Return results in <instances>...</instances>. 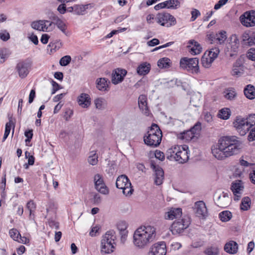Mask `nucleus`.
Masks as SVG:
<instances>
[{
    "label": "nucleus",
    "mask_w": 255,
    "mask_h": 255,
    "mask_svg": "<svg viewBox=\"0 0 255 255\" xmlns=\"http://www.w3.org/2000/svg\"><path fill=\"white\" fill-rule=\"evenodd\" d=\"M77 102L81 107L86 108L91 105V98L88 94L82 93L78 96Z\"/></svg>",
    "instance_id": "nucleus-23"
},
{
    "label": "nucleus",
    "mask_w": 255,
    "mask_h": 255,
    "mask_svg": "<svg viewBox=\"0 0 255 255\" xmlns=\"http://www.w3.org/2000/svg\"><path fill=\"white\" fill-rule=\"evenodd\" d=\"M127 74V71L122 68H117L112 73V82L114 85L122 82Z\"/></svg>",
    "instance_id": "nucleus-15"
},
{
    "label": "nucleus",
    "mask_w": 255,
    "mask_h": 255,
    "mask_svg": "<svg viewBox=\"0 0 255 255\" xmlns=\"http://www.w3.org/2000/svg\"><path fill=\"white\" fill-rule=\"evenodd\" d=\"M155 157L160 161H163L165 158V155L162 151L156 150L155 151Z\"/></svg>",
    "instance_id": "nucleus-61"
},
{
    "label": "nucleus",
    "mask_w": 255,
    "mask_h": 255,
    "mask_svg": "<svg viewBox=\"0 0 255 255\" xmlns=\"http://www.w3.org/2000/svg\"><path fill=\"white\" fill-rule=\"evenodd\" d=\"M51 83L52 85L51 95L54 94L58 90L62 88L61 85H60L52 79L51 81Z\"/></svg>",
    "instance_id": "nucleus-53"
},
{
    "label": "nucleus",
    "mask_w": 255,
    "mask_h": 255,
    "mask_svg": "<svg viewBox=\"0 0 255 255\" xmlns=\"http://www.w3.org/2000/svg\"><path fill=\"white\" fill-rule=\"evenodd\" d=\"M91 153L92 154L90 155L88 157V162L92 165H95L98 163V157L96 153H93V151L91 152Z\"/></svg>",
    "instance_id": "nucleus-43"
},
{
    "label": "nucleus",
    "mask_w": 255,
    "mask_h": 255,
    "mask_svg": "<svg viewBox=\"0 0 255 255\" xmlns=\"http://www.w3.org/2000/svg\"><path fill=\"white\" fill-rule=\"evenodd\" d=\"M115 232L113 231H109L106 232L101 240V244H103V249H105V244H107L109 247L114 246Z\"/></svg>",
    "instance_id": "nucleus-19"
},
{
    "label": "nucleus",
    "mask_w": 255,
    "mask_h": 255,
    "mask_svg": "<svg viewBox=\"0 0 255 255\" xmlns=\"http://www.w3.org/2000/svg\"><path fill=\"white\" fill-rule=\"evenodd\" d=\"M166 247L164 242L154 244L150 248L149 255H166Z\"/></svg>",
    "instance_id": "nucleus-16"
},
{
    "label": "nucleus",
    "mask_w": 255,
    "mask_h": 255,
    "mask_svg": "<svg viewBox=\"0 0 255 255\" xmlns=\"http://www.w3.org/2000/svg\"><path fill=\"white\" fill-rule=\"evenodd\" d=\"M242 24L247 27L255 26V10H251L245 12L239 18Z\"/></svg>",
    "instance_id": "nucleus-8"
},
{
    "label": "nucleus",
    "mask_w": 255,
    "mask_h": 255,
    "mask_svg": "<svg viewBox=\"0 0 255 255\" xmlns=\"http://www.w3.org/2000/svg\"><path fill=\"white\" fill-rule=\"evenodd\" d=\"M94 180L95 189L104 195L109 194V189L105 185L103 178L101 175L96 174L94 176Z\"/></svg>",
    "instance_id": "nucleus-11"
},
{
    "label": "nucleus",
    "mask_w": 255,
    "mask_h": 255,
    "mask_svg": "<svg viewBox=\"0 0 255 255\" xmlns=\"http://www.w3.org/2000/svg\"><path fill=\"white\" fill-rule=\"evenodd\" d=\"M248 58L252 60L255 61V48H251L247 53Z\"/></svg>",
    "instance_id": "nucleus-59"
},
{
    "label": "nucleus",
    "mask_w": 255,
    "mask_h": 255,
    "mask_svg": "<svg viewBox=\"0 0 255 255\" xmlns=\"http://www.w3.org/2000/svg\"><path fill=\"white\" fill-rule=\"evenodd\" d=\"M180 66L192 74H198L200 72L199 59L197 58L184 57L180 60Z\"/></svg>",
    "instance_id": "nucleus-3"
},
{
    "label": "nucleus",
    "mask_w": 255,
    "mask_h": 255,
    "mask_svg": "<svg viewBox=\"0 0 255 255\" xmlns=\"http://www.w3.org/2000/svg\"><path fill=\"white\" fill-rule=\"evenodd\" d=\"M96 87L101 91H108L109 87L108 83V79L106 78H99L96 80Z\"/></svg>",
    "instance_id": "nucleus-25"
},
{
    "label": "nucleus",
    "mask_w": 255,
    "mask_h": 255,
    "mask_svg": "<svg viewBox=\"0 0 255 255\" xmlns=\"http://www.w3.org/2000/svg\"><path fill=\"white\" fill-rule=\"evenodd\" d=\"M248 139L249 141L255 140V127L251 129L248 135Z\"/></svg>",
    "instance_id": "nucleus-62"
},
{
    "label": "nucleus",
    "mask_w": 255,
    "mask_h": 255,
    "mask_svg": "<svg viewBox=\"0 0 255 255\" xmlns=\"http://www.w3.org/2000/svg\"><path fill=\"white\" fill-rule=\"evenodd\" d=\"M105 245H106L105 249H103V248L104 247L103 244H101V254H102V255L110 254L114 252V250L115 249L114 246H112L109 247V246L107 245V244H105Z\"/></svg>",
    "instance_id": "nucleus-41"
},
{
    "label": "nucleus",
    "mask_w": 255,
    "mask_h": 255,
    "mask_svg": "<svg viewBox=\"0 0 255 255\" xmlns=\"http://www.w3.org/2000/svg\"><path fill=\"white\" fill-rule=\"evenodd\" d=\"M9 234L10 237L14 241H18L19 236H20V234L18 232L17 229L13 228L9 231Z\"/></svg>",
    "instance_id": "nucleus-47"
},
{
    "label": "nucleus",
    "mask_w": 255,
    "mask_h": 255,
    "mask_svg": "<svg viewBox=\"0 0 255 255\" xmlns=\"http://www.w3.org/2000/svg\"><path fill=\"white\" fill-rule=\"evenodd\" d=\"M236 136H225L220 138L217 144L212 147V152L214 156L219 160L240 152L242 143L237 139Z\"/></svg>",
    "instance_id": "nucleus-1"
},
{
    "label": "nucleus",
    "mask_w": 255,
    "mask_h": 255,
    "mask_svg": "<svg viewBox=\"0 0 255 255\" xmlns=\"http://www.w3.org/2000/svg\"><path fill=\"white\" fill-rule=\"evenodd\" d=\"M219 217L222 222H226L231 219L232 213L228 210L224 211L219 213Z\"/></svg>",
    "instance_id": "nucleus-32"
},
{
    "label": "nucleus",
    "mask_w": 255,
    "mask_h": 255,
    "mask_svg": "<svg viewBox=\"0 0 255 255\" xmlns=\"http://www.w3.org/2000/svg\"><path fill=\"white\" fill-rule=\"evenodd\" d=\"M224 250L230 254H235L238 252V245L235 241H230L225 244Z\"/></svg>",
    "instance_id": "nucleus-24"
},
{
    "label": "nucleus",
    "mask_w": 255,
    "mask_h": 255,
    "mask_svg": "<svg viewBox=\"0 0 255 255\" xmlns=\"http://www.w3.org/2000/svg\"><path fill=\"white\" fill-rule=\"evenodd\" d=\"M1 184V189H2V191L0 193L1 199V200H3L5 199L6 196V194L5 192V188L6 186V174L5 173L3 175L2 177L1 181L0 182Z\"/></svg>",
    "instance_id": "nucleus-38"
},
{
    "label": "nucleus",
    "mask_w": 255,
    "mask_h": 255,
    "mask_svg": "<svg viewBox=\"0 0 255 255\" xmlns=\"http://www.w3.org/2000/svg\"><path fill=\"white\" fill-rule=\"evenodd\" d=\"M244 92L248 99L253 100L255 98V88L254 86L248 85L245 88Z\"/></svg>",
    "instance_id": "nucleus-27"
},
{
    "label": "nucleus",
    "mask_w": 255,
    "mask_h": 255,
    "mask_svg": "<svg viewBox=\"0 0 255 255\" xmlns=\"http://www.w3.org/2000/svg\"><path fill=\"white\" fill-rule=\"evenodd\" d=\"M244 189V186L242 185L241 180H237L232 183L231 190L233 192L234 195L236 194H241L240 191Z\"/></svg>",
    "instance_id": "nucleus-28"
},
{
    "label": "nucleus",
    "mask_w": 255,
    "mask_h": 255,
    "mask_svg": "<svg viewBox=\"0 0 255 255\" xmlns=\"http://www.w3.org/2000/svg\"><path fill=\"white\" fill-rule=\"evenodd\" d=\"M150 167L155 172L154 183L157 185H160L162 184L164 179V171L162 168L159 165H156L155 162L153 160L150 161Z\"/></svg>",
    "instance_id": "nucleus-12"
},
{
    "label": "nucleus",
    "mask_w": 255,
    "mask_h": 255,
    "mask_svg": "<svg viewBox=\"0 0 255 255\" xmlns=\"http://www.w3.org/2000/svg\"><path fill=\"white\" fill-rule=\"evenodd\" d=\"M52 20L54 21L53 24L56 25L57 27L67 36H70V33L66 31L67 25L58 16L54 15L52 17Z\"/></svg>",
    "instance_id": "nucleus-21"
},
{
    "label": "nucleus",
    "mask_w": 255,
    "mask_h": 255,
    "mask_svg": "<svg viewBox=\"0 0 255 255\" xmlns=\"http://www.w3.org/2000/svg\"><path fill=\"white\" fill-rule=\"evenodd\" d=\"M191 224L190 218L188 216H184L180 220H175L171 226L172 234H180L187 229Z\"/></svg>",
    "instance_id": "nucleus-5"
},
{
    "label": "nucleus",
    "mask_w": 255,
    "mask_h": 255,
    "mask_svg": "<svg viewBox=\"0 0 255 255\" xmlns=\"http://www.w3.org/2000/svg\"><path fill=\"white\" fill-rule=\"evenodd\" d=\"M176 149L179 150L180 146H175L174 148H169L166 152V158L170 160H174L175 152Z\"/></svg>",
    "instance_id": "nucleus-37"
},
{
    "label": "nucleus",
    "mask_w": 255,
    "mask_h": 255,
    "mask_svg": "<svg viewBox=\"0 0 255 255\" xmlns=\"http://www.w3.org/2000/svg\"><path fill=\"white\" fill-rule=\"evenodd\" d=\"M180 7V2L178 0H168L159 3L154 6L156 10L161 8L176 9Z\"/></svg>",
    "instance_id": "nucleus-14"
},
{
    "label": "nucleus",
    "mask_w": 255,
    "mask_h": 255,
    "mask_svg": "<svg viewBox=\"0 0 255 255\" xmlns=\"http://www.w3.org/2000/svg\"><path fill=\"white\" fill-rule=\"evenodd\" d=\"M150 69L151 65L149 63L143 62L137 67L136 72L139 75H145L149 72Z\"/></svg>",
    "instance_id": "nucleus-26"
},
{
    "label": "nucleus",
    "mask_w": 255,
    "mask_h": 255,
    "mask_svg": "<svg viewBox=\"0 0 255 255\" xmlns=\"http://www.w3.org/2000/svg\"><path fill=\"white\" fill-rule=\"evenodd\" d=\"M246 123L251 128L255 125V114H250L246 118Z\"/></svg>",
    "instance_id": "nucleus-44"
},
{
    "label": "nucleus",
    "mask_w": 255,
    "mask_h": 255,
    "mask_svg": "<svg viewBox=\"0 0 255 255\" xmlns=\"http://www.w3.org/2000/svg\"><path fill=\"white\" fill-rule=\"evenodd\" d=\"M182 154L183 152L181 150L180 148L179 150L176 149L175 152V156L174 157V160L179 161L181 163L184 162L185 159L182 158Z\"/></svg>",
    "instance_id": "nucleus-49"
},
{
    "label": "nucleus",
    "mask_w": 255,
    "mask_h": 255,
    "mask_svg": "<svg viewBox=\"0 0 255 255\" xmlns=\"http://www.w3.org/2000/svg\"><path fill=\"white\" fill-rule=\"evenodd\" d=\"M219 117L223 120H228L231 116V111L229 108H223L219 111Z\"/></svg>",
    "instance_id": "nucleus-34"
},
{
    "label": "nucleus",
    "mask_w": 255,
    "mask_h": 255,
    "mask_svg": "<svg viewBox=\"0 0 255 255\" xmlns=\"http://www.w3.org/2000/svg\"><path fill=\"white\" fill-rule=\"evenodd\" d=\"M202 48L199 43V47L195 45V46H193L189 49V52L192 55H195L200 53L202 51Z\"/></svg>",
    "instance_id": "nucleus-46"
},
{
    "label": "nucleus",
    "mask_w": 255,
    "mask_h": 255,
    "mask_svg": "<svg viewBox=\"0 0 255 255\" xmlns=\"http://www.w3.org/2000/svg\"><path fill=\"white\" fill-rule=\"evenodd\" d=\"M85 9L82 5H75V14L77 15H83L84 14Z\"/></svg>",
    "instance_id": "nucleus-55"
},
{
    "label": "nucleus",
    "mask_w": 255,
    "mask_h": 255,
    "mask_svg": "<svg viewBox=\"0 0 255 255\" xmlns=\"http://www.w3.org/2000/svg\"><path fill=\"white\" fill-rule=\"evenodd\" d=\"M138 104L139 108L142 113L146 116H148L150 111L147 106L146 96L144 95H140L138 99Z\"/></svg>",
    "instance_id": "nucleus-20"
},
{
    "label": "nucleus",
    "mask_w": 255,
    "mask_h": 255,
    "mask_svg": "<svg viewBox=\"0 0 255 255\" xmlns=\"http://www.w3.org/2000/svg\"><path fill=\"white\" fill-rule=\"evenodd\" d=\"M229 39L230 42L227 44L225 49V54L230 57L235 58L239 50V39L236 34L232 35Z\"/></svg>",
    "instance_id": "nucleus-6"
},
{
    "label": "nucleus",
    "mask_w": 255,
    "mask_h": 255,
    "mask_svg": "<svg viewBox=\"0 0 255 255\" xmlns=\"http://www.w3.org/2000/svg\"><path fill=\"white\" fill-rule=\"evenodd\" d=\"M204 253L206 255H219L218 249L216 247H210L205 249Z\"/></svg>",
    "instance_id": "nucleus-40"
},
{
    "label": "nucleus",
    "mask_w": 255,
    "mask_h": 255,
    "mask_svg": "<svg viewBox=\"0 0 255 255\" xmlns=\"http://www.w3.org/2000/svg\"><path fill=\"white\" fill-rule=\"evenodd\" d=\"M154 134H162V131L158 126L155 124H152L145 136H152Z\"/></svg>",
    "instance_id": "nucleus-31"
},
{
    "label": "nucleus",
    "mask_w": 255,
    "mask_h": 255,
    "mask_svg": "<svg viewBox=\"0 0 255 255\" xmlns=\"http://www.w3.org/2000/svg\"><path fill=\"white\" fill-rule=\"evenodd\" d=\"M182 214L181 208H172L170 211L165 213L164 217L166 220H173L181 217Z\"/></svg>",
    "instance_id": "nucleus-22"
},
{
    "label": "nucleus",
    "mask_w": 255,
    "mask_h": 255,
    "mask_svg": "<svg viewBox=\"0 0 255 255\" xmlns=\"http://www.w3.org/2000/svg\"><path fill=\"white\" fill-rule=\"evenodd\" d=\"M216 39L218 40L220 44H222L226 40L227 37L226 32L224 30L221 31L219 34H216Z\"/></svg>",
    "instance_id": "nucleus-42"
},
{
    "label": "nucleus",
    "mask_w": 255,
    "mask_h": 255,
    "mask_svg": "<svg viewBox=\"0 0 255 255\" xmlns=\"http://www.w3.org/2000/svg\"><path fill=\"white\" fill-rule=\"evenodd\" d=\"M73 114V111L72 110L70 109H66L64 112V118L66 121H68L69 120V119L72 117Z\"/></svg>",
    "instance_id": "nucleus-60"
},
{
    "label": "nucleus",
    "mask_w": 255,
    "mask_h": 255,
    "mask_svg": "<svg viewBox=\"0 0 255 255\" xmlns=\"http://www.w3.org/2000/svg\"><path fill=\"white\" fill-rule=\"evenodd\" d=\"M252 32V31L248 30L245 31L242 35V44L243 45L247 44V42L249 40L250 35H251V33Z\"/></svg>",
    "instance_id": "nucleus-51"
},
{
    "label": "nucleus",
    "mask_w": 255,
    "mask_h": 255,
    "mask_svg": "<svg viewBox=\"0 0 255 255\" xmlns=\"http://www.w3.org/2000/svg\"><path fill=\"white\" fill-rule=\"evenodd\" d=\"M249 40L247 42V45L252 46L255 44V32L252 31Z\"/></svg>",
    "instance_id": "nucleus-63"
},
{
    "label": "nucleus",
    "mask_w": 255,
    "mask_h": 255,
    "mask_svg": "<svg viewBox=\"0 0 255 255\" xmlns=\"http://www.w3.org/2000/svg\"><path fill=\"white\" fill-rule=\"evenodd\" d=\"M219 52L220 50L218 47H215L211 49V50L209 52L208 54L209 61H208V59L206 58L207 62H208L209 64H211L218 57Z\"/></svg>",
    "instance_id": "nucleus-30"
},
{
    "label": "nucleus",
    "mask_w": 255,
    "mask_h": 255,
    "mask_svg": "<svg viewBox=\"0 0 255 255\" xmlns=\"http://www.w3.org/2000/svg\"><path fill=\"white\" fill-rule=\"evenodd\" d=\"M46 23H49V26H51L53 24V22L49 20H39L32 22L31 24V26L32 28L35 30L47 31L48 26Z\"/></svg>",
    "instance_id": "nucleus-18"
},
{
    "label": "nucleus",
    "mask_w": 255,
    "mask_h": 255,
    "mask_svg": "<svg viewBox=\"0 0 255 255\" xmlns=\"http://www.w3.org/2000/svg\"><path fill=\"white\" fill-rule=\"evenodd\" d=\"M158 23L167 27L173 26L176 23V18L167 12H161L157 14L155 17Z\"/></svg>",
    "instance_id": "nucleus-7"
},
{
    "label": "nucleus",
    "mask_w": 255,
    "mask_h": 255,
    "mask_svg": "<svg viewBox=\"0 0 255 255\" xmlns=\"http://www.w3.org/2000/svg\"><path fill=\"white\" fill-rule=\"evenodd\" d=\"M190 129L192 130L193 132L195 133V136L196 135L198 134L201 129V123L199 122L196 123L195 125L190 128Z\"/></svg>",
    "instance_id": "nucleus-54"
},
{
    "label": "nucleus",
    "mask_w": 255,
    "mask_h": 255,
    "mask_svg": "<svg viewBox=\"0 0 255 255\" xmlns=\"http://www.w3.org/2000/svg\"><path fill=\"white\" fill-rule=\"evenodd\" d=\"M162 134H154L152 136H144V143L151 147H157L161 143Z\"/></svg>",
    "instance_id": "nucleus-17"
},
{
    "label": "nucleus",
    "mask_w": 255,
    "mask_h": 255,
    "mask_svg": "<svg viewBox=\"0 0 255 255\" xmlns=\"http://www.w3.org/2000/svg\"><path fill=\"white\" fill-rule=\"evenodd\" d=\"M12 121L11 120V118L9 119V122L6 123L5 124V130L4 135L2 138V141H5V140L7 138L8 135L9 134L11 128V126L12 125Z\"/></svg>",
    "instance_id": "nucleus-36"
},
{
    "label": "nucleus",
    "mask_w": 255,
    "mask_h": 255,
    "mask_svg": "<svg viewBox=\"0 0 255 255\" xmlns=\"http://www.w3.org/2000/svg\"><path fill=\"white\" fill-rule=\"evenodd\" d=\"M224 97L229 100H233L236 96V93L234 89H227L224 92Z\"/></svg>",
    "instance_id": "nucleus-39"
},
{
    "label": "nucleus",
    "mask_w": 255,
    "mask_h": 255,
    "mask_svg": "<svg viewBox=\"0 0 255 255\" xmlns=\"http://www.w3.org/2000/svg\"><path fill=\"white\" fill-rule=\"evenodd\" d=\"M101 202V197L98 193H94L93 198L92 199V202L93 204L97 205L100 204Z\"/></svg>",
    "instance_id": "nucleus-56"
},
{
    "label": "nucleus",
    "mask_w": 255,
    "mask_h": 255,
    "mask_svg": "<svg viewBox=\"0 0 255 255\" xmlns=\"http://www.w3.org/2000/svg\"><path fill=\"white\" fill-rule=\"evenodd\" d=\"M244 73L243 67H234L232 70V75L240 77Z\"/></svg>",
    "instance_id": "nucleus-52"
},
{
    "label": "nucleus",
    "mask_w": 255,
    "mask_h": 255,
    "mask_svg": "<svg viewBox=\"0 0 255 255\" xmlns=\"http://www.w3.org/2000/svg\"><path fill=\"white\" fill-rule=\"evenodd\" d=\"M246 120L241 116H237L233 122L234 127L241 136L245 135L251 127L246 123Z\"/></svg>",
    "instance_id": "nucleus-9"
},
{
    "label": "nucleus",
    "mask_w": 255,
    "mask_h": 255,
    "mask_svg": "<svg viewBox=\"0 0 255 255\" xmlns=\"http://www.w3.org/2000/svg\"><path fill=\"white\" fill-rule=\"evenodd\" d=\"M195 136V133L193 132L192 130L190 129L180 133L179 138L182 139H185L187 141H189Z\"/></svg>",
    "instance_id": "nucleus-29"
},
{
    "label": "nucleus",
    "mask_w": 255,
    "mask_h": 255,
    "mask_svg": "<svg viewBox=\"0 0 255 255\" xmlns=\"http://www.w3.org/2000/svg\"><path fill=\"white\" fill-rule=\"evenodd\" d=\"M196 216L201 219H206L208 215L207 209L205 203L203 201L195 202V205Z\"/></svg>",
    "instance_id": "nucleus-13"
},
{
    "label": "nucleus",
    "mask_w": 255,
    "mask_h": 255,
    "mask_svg": "<svg viewBox=\"0 0 255 255\" xmlns=\"http://www.w3.org/2000/svg\"><path fill=\"white\" fill-rule=\"evenodd\" d=\"M128 227L127 224L125 221L119 222L117 224V228L119 231L125 232Z\"/></svg>",
    "instance_id": "nucleus-57"
},
{
    "label": "nucleus",
    "mask_w": 255,
    "mask_h": 255,
    "mask_svg": "<svg viewBox=\"0 0 255 255\" xmlns=\"http://www.w3.org/2000/svg\"><path fill=\"white\" fill-rule=\"evenodd\" d=\"M31 63L28 60L21 61L16 66V70L19 77L21 79L25 78L29 72Z\"/></svg>",
    "instance_id": "nucleus-10"
},
{
    "label": "nucleus",
    "mask_w": 255,
    "mask_h": 255,
    "mask_svg": "<svg viewBox=\"0 0 255 255\" xmlns=\"http://www.w3.org/2000/svg\"><path fill=\"white\" fill-rule=\"evenodd\" d=\"M251 200L249 197H245L242 199L241 204V209L243 211L248 210L251 207Z\"/></svg>",
    "instance_id": "nucleus-33"
},
{
    "label": "nucleus",
    "mask_w": 255,
    "mask_h": 255,
    "mask_svg": "<svg viewBox=\"0 0 255 255\" xmlns=\"http://www.w3.org/2000/svg\"><path fill=\"white\" fill-rule=\"evenodd\" d=\"M191 15L192 16L191 17V21H194L199 15H200V11L196 9H194L191 11Z\"/></svg>",
    "instance_id": "nucleus-64"
},
{
    "label": "nucleus",
    "mask_w": 255,
    "mask_h": 255,
    "mask_svg": "<svg viewBox=\"0 0 255 255\" xmlns=\"http://www.w3.org/2000/svg\"><path fill=\"white\" fill-rule=\"evenodd\" d=\"M104 99L102 98H98L94 100V103L96 109L99 110H104V107H103V102Z\"/></svg>",
    "instance_id": "nucleus-50"
},
{
    "label": "nucleus",
    "mask_w": 255,
    "mask_h": 255,
    "mask_svg": "<svg viewBox=\"0 0 255 255\" xmlns=\"http://www.w3.org/2000/svg\"><path fill=\"white\" fill-rule=\"evenodd\" d=\"M155 230L150 226L138 228L133 235L134 244L139 248H143L153 241Z\"/></svg>",
    "instance_id": "nucleus-2"
},
{
    "label": "nucleus",
    "mask_w": 255,
    "mask_h": 255,
    "mask_svg": "<svg viewBox=\"0 0 255 255\" xmlns=\"http://www.w3.org/2000/svg\"><path fill=\"white\" fill-rule=\"evenodd\" d=\"M26 208L29 211V217L31 218L32 215H33V212L36 208L35 204L32 200L28 202L26 204Z\"/></svg>",
    "instance_id": "nucleus-48"
},
{
    "label": "nucleus",
    "mask_w": 255,
    "mask_h": 255,
    "mask_svg": "<svg viewBox=\"0 0 255 255\" xmlns=\"http://www.w3.org/2000/svg\"><path fill=\"white\" fill-rule=\"evenodd\" d=\"M170 60L168 58H162L157 62V65L160 68H166L170 67Z\"/></svg>",
    "instance_id": "nucleus-35"
},
{
    "label": "nucleus",
    "mask_w": 255,
    "mask_h": 255,
    "mask_svg": "<svg viewBox=\"0 0 255 255\" xmlns=\"http://www.w3.org/2000/svg\"><path fill=\"white\" fill-rule=\"evenodd\" d=\"M116 186L117 188L123 190V194L127 196L131 195L133 192L131 183L128 177L125 174H122L118 177Z\"/></svg>",
    "instance_id": "nucleus-4"
},
{
    "label": "nucleus",
    "mask_w": 255,
    "mask_h": 255,
    "mask_svg": "<svg viewBox=\"0 0 255 255\" xmlns=\"http://www.w3.org/2000/svg\"><path fill=\"white\" fill-rule=\"evenodd\" d=\"M71 61V57L69 55H66L62 57L60 61L59 64L62 66H66L68 65Z\"/></svg>",
    "instance_id": "nucleus-45"
},
{
    "label": "nucleus",
    "mask_w": 255,
    "mask_h": 255,
    "mask_svg": "<svg viewBox=\"0 0 255 255\" xmlns=\"http://www.w3.org/2000/svg\"><path fill=\"white\" fill-rule=\"evenodd\" d=\"M62 3L59 5L57 7V10L62 14L65 13L67 11V7L65 2H61Z\"/></svg>",
    "instance_id": "nucleus-58"
}]
</instances>
